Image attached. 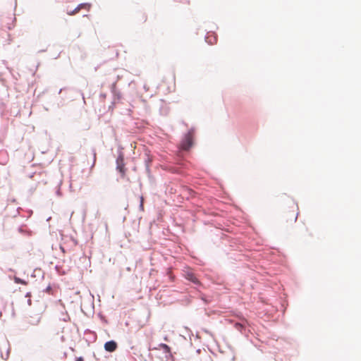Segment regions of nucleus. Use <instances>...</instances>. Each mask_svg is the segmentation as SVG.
Instances as JSON below:
<instances>
[{"label":"nucleus","mask_w":361,"mask_h":361,"mask_svg":"<svg viewBox=\"0 0 361 361\" xmlns=\"http://www.w3.org/2000/svg\"><path fill=\"white\" fill-rule=\"evenodd\" d=\"M234 326H235V328L237 330H238L240 332H241L242 334H243L244 331H245V326L243 323L236 322V323H235Z\"/></svg>","instance_id":"10"},{"label":"nucleus","mask_w":361,"mask_h":361,"mask_svg":"<svg viewBox=\"0 0 361 361\" xmlns=\"http://www.w3.org/2000/svg\"><path fill=\"white\" fill-rule=\"evenodd\" d=\"M61 319L64 322H67L70 319V317L67 313H66L65 314H63V317Z\"/></svg>","instance_id":"18"},{"label":"nucleus","mask_w":361,"mask_h":361,"mask_svg":"<svg viewBox=\"0 0 361 361\" xmlns=\"http://www.w3.org/2000/svg\"><path fill=\"white\" fill-rule=\"evenodd\" d=\"M91 151H92V154L93 155V163L92 165V167H93L95 164V161H96V150L94 148H92Z\"/></svg>","instance_id":"16"},{"label":"nucleus","mask_w":361,"mask_h":361,"mask_svg":"<svg viewBox=\"0 0 361 361\" xmlns=\"http://www.w3.org/2000/svg\"><path fill=\"white\" fill-rule=\"evenodd\" d=\"M85 334H86V335H87V334L92 335V341H94L96 340V338H97L96 334L94 331L90 330V329H86L85 331Z\"/></svg>","instance_id":"12"},{"label":"nucleus","mask_w":361,"mask_h":361,"mask_svg":"<svg viewBox=\"0 0 361 361\" xmlns=\"http://www.w3.org/2000/svg\"><path fill=\"white\" fill-rule=\"evenodd\" d=\"M151 162V160L149 157L146 158L145 159V168L147 173H149V163Z\"/></svg>","instance_id":"13"},{"label":"nucleus","mask_w":361,"mask_h":361,"mask_svg":"<svg viewBox=\"0 0 361 361\" xmlns=\"http://www.w3.org/2000/svg\"><path fill=\"white\" fill-rule=\"evenodd\" d=\"M216 36L214 35V34L207 33V35L205 37V41L209 44H214L216 42Z\"/></svg>","instance_id":"7"},{"label":"nucleus","mask_w":361,"mask_h":361,"mask_svg":"<svg viewBox=\"0 0 361 361\" xmlns=\"http://www.w3.org/2000/svg\"><path fill=\"white\" fill-rule=\"evenodd\" d=\"M118 345L116 341L111 340L105 343L104 349L106 351L112 353L115 351L117 348Z\"/></svg>","instance_id":"3"},{"label":"nucleus","mask_w":361,"mask_h":361,"mask_svg":"<svg viewBox=\"0 0 361 361\" xmlns=\"http://www.w3.org/2000/svg\"><path fill=\"white\" fill-rule=\"evenodd\" d=\"M185 279L187 280L191 281L194 284H195V285L200 284L199 280L197 279V278L195 276V275L192 272L188 271L185 273Z\"/></svg>","instance_id":"4"},{"label":"nucleus","mask_w":361,"mask_h":361,"mask_svg":"<svg viewBox=\"0 0 361 361\" xmlns=\"http://www.w3.org/2000/svg\"><path fill=\"white\" fill-rule=\"evenodd\" d=\"M116 169L122 174L125 173L124 157L122 153H120L116 159Z\"/></svg>","instance_id":"2"},{"label":"nucleus","mask_w":361,"mask_h":361,"mask_svg":"<svg viewBox=\"0 0 361 361\" xmlns=\"http://www.w3.org/2000/svg\"><path fill=\"white\" fill-rule=\"evenodd\" d=\"M143 88L145 92H147L149 90V87L146 84L143 85Z\"/></svg>","instance_id":"20"},{"label":"nucleus","mask_w":361,"mask_h":361,"mask_svg":"<svg viewBox=\"0 0 361 361\" xmlns=\"http://www.w3.org/2000/svg\"><path fill=\"white\" fill-rule=\"evenodd\" d=\"M61 184H62V181L60 180V182L59 183L58 186H57L58 188H57V190L56 191V194L59 197H61L62 195L61 192V189H60V187H61Z\"/></svg>","instance_id":"14"},{"label":"nucleus","mask_w":361,"mask_h":361,"mask_svg":"<svg viewBox=\"0 0 361 361\" xmlns=\"http://www.w3.org/2000/svg\"><path fill=\"white\" fill-rule=\"evenodd\" d=\"M159 348L162 349L164 351L165 353L169 354V355L166 356V357H169L171 356V348L167 344H166V343H160L159 345Z\"/></svg>","instance_id":"8"},{"label":"nucleus","mask_w":361,"mask_h":361,"mask_svg":"<svg viewBox=\"0 0 361 361\" xmlns=\"http://www.w3.org/2000/svg\"><path fill=\"white\" fill-rule=\"evenodd\" d=\"M25 228V225H22V226H19L18 228V232L23 235H25L27 236L31 235L32 231L30 230L26 229Z\"/></svg>","instance_id":"9"},{"label":"nucleus","mask_w":361,"mask_h":361,"mask_svg":"<svg viewBox=\"0 0 361 361\" xmlns=\"http://www.w3.org/2000/svg\"><path fill=\"white\" fill-rule=\"evenodd\" d=\"M31 302H31V300H30V299H28V300H27V304H28L29 305H31Z\"/></svg>","instance_id":"22"},{"label":"nucleus","mask_w":361,"mask_h":361,"mask_svg":"<svg viewBox=\"0 0 361 361\" xmlns=\"http://www.w3.org/2000/svg\"><path fill=\"white\" fill-rule=\"evenodd\" d=\"M139 208L141 211L144 210V199H143L142 196L140 197V202Z\"/></svg>","instance_id":"17"},{"label":"nucleus","mask_w":361,"mask_h":361,"mask_svg":"<svg viewBox=\"0 0 361 361\" xmlns=\"http://www.w3.org/2000/svg\"><path fill=\"white\" fill-rule=\"evenodd\" d=\"M30 296V293H27L26 295H25V297L28 298Z\"/></svg>","instance_id":"23"},{"label":"nucleus","mask_w":361,"mask_h":361,"mask_svg":"<svg viewBox=\"0 0 361 361\" xmlns=\"http://www.w3.org/2000/svg\"><path fill=\"white\" fill-rule=\"evenodd\" d=\"M81 94L82 96V99H85V97L83 96V94L82 93Z\"/></svg>","instance_id":"25"},{"label":"nucleus","mask_w":361,"mask_h":361,"mask_svg":"<svg viewBox=\"0 0 361 361\" xmlns=\"http://www.w3.org/2000/svg\"><path fill=\"white\" fill-rule=\"evenodd\" d=\"M14 281L16 283L26 284V282L24 280L16 276L14 278Z\"/></svg>","instance_id":"15"},{"label":"nucleus","mask_w":361,"mask_h":361,"mask_svg":"<svg viewBox=\"0 0 361 361\" xmlns=\"http://www.w3.org/2000/svg\"><path fill=\"white\" fill-rule=\"evenodd\" d=\"M11 307H12L11 317H12L13 318H15V317H16V312H15V310H14L13 304V303L11 304Z\"/></svg>","instance_id":"19"},{"label":"nucleus","mask_w":361,"mask_h":361,"mask_svg":"<svg viewBox=\"0 0 361 361\" xmlns=\"http://www.w3.org/2000/svg\"><path fill=\"white\" fill-rule=\"evenodd\" d=\"M62 90L61 89L59 92V94H60Z\"/></svg>","instance_id":"26"},{"label":"nucleus","mask_w":361,"mask_h":361,"mask_svg":"<svg viewBox=\"0 0 361 361\" xmlns=\"http://www.w3.org/2000/svg\"><path fill=\"white\" fill-rule=\"evenodd\" d=\"M193 134L194 128H190L187 133H185L180 142V148L183 150H189L193 145Z\"/></svg>","instance_id":"1"},{"label":"nucleus","mask_w":361,"mask_h":361,"mask_svg":"<svg viewBox=\"0 0 361 361\" xmlns=\"http://www.w3.org/2000/svg\"><path fill=\"white\" fill-rule=\"evenodd\" d=\"M51 289V287L50 286H48L47 288H46V291H49V290Z\"/></svg>","instance_id":"24"},{"label":"nucleus","mask_w":361,"mask_h":361,"mask_svg":"<svg viewBox=\"0 0 361 361\" xmlns=\"http://www.w3.org/2000/svg\"><path fill=\"white\" fill-rule=\"evenodd\" d=\"M41 322V317H37L28 322L30 325L37 326Z\"/></svg>","instance_id":"11"},{"label":"nucleus","mask_w":361,"mask_h":361,"mask_svg":"<svg viewBox=\"0 0 361 361\" xmlns=\"http://www.w3.org/2000/svg\"><path fill=\"white\" fill-rule=\"evenodd\" d=\"M86 6H90V5L88 4H86V3L80 4L73 11H71L70 12H68V14L70 15V16L75 15V14L78 13L81 8H85Z\"/></svg>","instance_id":"6"},{"label":"nucleus","mask_w":361,"mask_h":361,"mask_svg":"<svg viewBox=\"0 0 361 361\" xmlns=\"http://www.w3.org/2000/svg\"><path fill=\"white\" fill-rule=\"evenodd\" d=\"M111 91L114 95V100H119L121 98L120 92L116 89V82H114L111 85Z\"/></svg>","instance_id":"5"},{"label":"nucleus","mask_w":361,"mask_h":361,"mask_svg":"<svg viewBox=\"0 0 361 361\" xmlns=\"http://www.w3.org/2000/svg\"><path fill=\"white\" fill-rule=\"evenodd\" d=\"M75 361H84V360L82 357H79L76 358Z\"/></svg>","instance_id":"21"}]
</instances>
